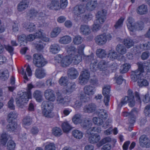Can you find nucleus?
Instances as JSON below:
<instances>
[{"instance_id":"obj_4","label":"nucleus","mask_w":150,"mask_h":150,"mask_svg":"<svg viewBox=\"0 0 150 150\" xmlns=\"http://www.w3.org/2000/svg\"><path fill=\"white\" fill-rule=\"evenodd\" d=\"M106 11L102 10L98 12L96 15V20L93 25V31H97L100 28V24L103 23L105 19Z\"/></svg>"},{"instance_id":"obj_43","label":"nucleus","mask_w":150,"mask_h":150,"mask_svg":"<svg viewBox=\"0 0 150 150\" xmlns=\"http://www.w3.org/2000/svg\"><path fill=\"white\" fill-rule=\"evenodd\" d=\"M24 27L30 32H33L36 28L35 25L33 23H29L27 24H25Z\"/></svg>"},{"instance_id":"obj_23","label":"nucleus","mask_w":150,"mask_h":150,"mask_svg":"<svg viewBox=\"0 0 150 150\" xmlns=\"http://www.w3.org/2000/svg\"><path fill=\"white\" fill-rule=\"evenodd\" d=\"M48 7L50 9L58 10L61 8L59 2L56 0H53L51 3L47 4Z\"/></svg>"},{"instance_id":"obj_16","label":"nucleus","mask_w":150,"mask_h":150,"mask_svg":"<svg viewBox=\"0 0 150 150\" xmlns=\"http://www.w3.org/2000/svg\"><path fill=\"white\" fill-rule=\"evenodd\" d=\"M80 33L83 35H88L91 33V28L87 25L83 24L81 25L79 28Z\"/></svg>"},{"instance_id":"obj_11","label":"nucleus","mask_w":150,"mask_h":150,"mask_svg":"<svg viewBox=\"0 0 150 150\" xmlns=\"http://www.w3.org/2000/svg\"><path fill=\"white\" fill-rule=\"evenodd\" d=\"M44 95L45 99L49 101L54 102L56 100L55 92L51 89L48 88L44 92Z\"/></svg>"},{"instance_id":"obj_59","label":"nucleus","mask_w":150,"mask_h":150,"mask_svg":"<svg viewBox=\"0 0 150 150\" xmlns=\"http://www.w3.org/2000/svg\"><path fill=\"white\" fill-rule=\"evenodd\" d=\"M97 62L96 61H94L92 63H91L90 65V69L93 72L96 71L98 67L96 65Z\"/></svg>"},{"instance_id":"obj_62","label":"nucleus","mask_w":150,"mask_h":150,"mask_svg":"<svg viewBox=\"0 0 150 150\" xmlns=\"http://www.w3.org/2000/svg\"><path fill=\"white\" fill-rule=\"evenodd\" d=\"M141 98L143 101L145 103H148L150 100L149 95L148 94H146L145 95H142Z\"/></svg>"},{"instance_id":"obj_63","label":"nucleus","mask_w":150,"mask_h":150,"mask_svg":"<svg viewBox=\"0 0 150 150\" xmlns=\"http://www.w3.org/2000/svg\"><path fill=\"white\" fill-rule=\"evenodd\" d=\"M5 49L10 53L11 55L12 56L13 53V48L9 45H5Z\"/></svg>"},{"instance_id":"obj_2","label":"nucleus","mask_w":150,"mask_h":150,"mask_svg":"<svg viewBox=\"0 0 150 150\" xmlns=\"http://www.w3.org/2000/svg\"><path fill=\"white\" fill-rule=\"evenodd\" d=\"M138 69L135 71L132 72L131 77L132 80L135 82L138 81V85L140 87L147 86L149 85V83L146 79H141L143 76L142 73L144 71V64L141 62L137 63Z\"/></svg>"},{"instance_id":"obj_24","label":"nucleus","mask_w":150,"mask_h":150,"mask_svg":"<svg viewBox=\"0 0 150 150\" xmlns=\"http://www.w3.org/2000/svg\"><path fill=\"white\" fill-rule=\"evenodd\" d=\"M68 74L69 78L71 79H76L79 75V73L74 68H72L68 71Z\"/></svg>"},{"instance_id":"obj_47","label":"nucleus","mask_w":150,"mask_h":150,"mask_svg":"<svg viewBox=\"0 0 150 150\" xmlns=\"http://www.w3.org/2000/svg\"><path fill=\"white\" fill-rule=\"evenodd\" d=\"M93 121L95 125L98 126L102 125L103 123V120L99 117H93Z\"/></svg>"},{"instance_id":"obj_31","label":"nucleus","mask_w":150,"mask_h":150,"mask_svg":"<svg viewBox=\"0 0 150 150\" xmlns=\"http://www.w3.org/2000/svg\"><path fill=\"white\" fill-rule=\"evenodd\" d=\"M148 12L147 6L144 4L139 6L137 8V13L140 15H143L146 14Z\"/></svg>"},{"instance_id":"obj_32","label":"nucleus","mask_w":150,"mask_h":150,"mask_svg":"<svg viewBox=\"0 0 150 150\" xmlns=\"http://www.w3.org/2000/svg\"><path fill=\"white\" fill-rule=\"evenodd\" d=\"M71 38L68 35H65L60 38L59 40V43L62 44H66L71 42Z\"/></svg>"},{"instance_id":"obj_40","label":"nucleus","mask_w":150,"mask_h":150,"mask_svg":"<svg viewBox=\"0 0 150 150\" xmlns=\"http://www.w3.org/2000/svg\"><path fill=\"white\" fill-rule=\"evenodd\" d=\"M9 76V73L8 71L5 70L4 71L1 70L0 71V77L1 79L4 80H7Z\"/></svg>"},{"instance_id":"obj_26","label":"nucleus","mask_w":150,"mask_h":150,"mask_svg":"<svg viewBox=\"0 0 150 150\" xmlns=\"http://www.w3.org/2000/svg\"><path fill=\"white\" fill-rule=\"evenodd\" d=\"M60 50V46L57 44H52L50 46L49 48L50 52L53 54L58 53Z\"/></svg>"},{"instance_id":"obj_61","label":"nucleus","mask_w":150,"mask_h":150,"mask_svg":"<svg viewBox=\"0 0 150 150\" xmlns=\"http://www.w3.org/2000/svg\"><path fill=\"white\" fill-rule=\"evenodd\" d=\"M7 140L6 135L4 134H2L1 137L0 142L1 144L4 145H5Z\"/></svg>"},{"instance_id":"obj_20","label":"nucleus","mask_w":150,"mask_h":150,"mask_svg":"<svg viewBox=\"0 0 150 150\" xmlns=\"http://www.w3.org/2000/svg\"><path fill=\"white\" fill-rule=\"evenodd\" d=\"M96 109V105L94 103H91L85 105L83 107V110L85 112L91 113L95 111Z\"/></svg>"},{"instance_id":"obj_33","label":"nucleus","mask_w":150,"mask_h":150,"mask_svg":"<svg viewBox=\"0 0 150 150\" xmlns=\"http://www.w3.org/2000/svg\"><path fill=\"white\" fill-rule=\"evenodd\" d=\"M38 14V12L34 9L32 8L29 10L27 12V16L28 18L32 20Z\"/></svg>"},{"instance_id":"obj_3","label":"nucleus","mask_w":150,"mask_h":150,"mask_svg":"<svg viewBox=\"0 0 150 150\" xmlns=\"http://www.w3.org/2000/svg\"><path fill=\"white\" fill-rule=\"evenodd\" d=\"M42 115L46 117H52L54 114L52 112L53 104L47 101L42 102L41 105Z\"/></svg>"},{"instance_id":"obj_38","label":"nucleus","mask_w":150,"mask_h":150,"mask_svg":"<svg viewBox=\"0 0 150 150\" xmlns=\"http://www.w3.org/2000/svg\"><path fill=\"white\" fill-rule=\"evenodd\" d=\"M32 122V118L30 116L24 117L22 120V124L23 126H28L30 125Z\"/></svg>"},{"instance_id":"obj_28","label":"nucleus","mask_w":150,"mask_h":150,"mask_svg":"<svg viewBox=\"0 0 150 150\" xmlns=\"http://www.w3.org/2000/svg\"><path fill=\"white\" fill-rule=\"evenodd\" d=\"M97 5L96 1H91L88 2L86 4V8L87 10L92 11L96 7Z\"/></svg>"},{"instance_id":"obj_15","label":"nucleus","mask_w":150,"mask_h":150,"mask_svg":"<svg viewBox=\"0 0 150 150\" xmlns=\"http://www.w3.org/2000/svg\"><path fill=\"white\" fill-rule=\"evenodd\" d=\"M56 101L57 103L61 104L65 106L67 105L69 102V100L68 97L65 96L63 97L59 93H58L57 94Z\"/></svg>"},{"instance_id":"obj_50","label":"nucleus","mask_w":150,"mask_h":150,"mask_svg":"<svg viewBox=\"0 0 150 150\" xmlns=\"http://www.w3.org/2000/svg\"><path fill=\"white\" fill-rule=\"evenodd\" d=\"M131 65L129 64H124L122 68L120 69V72L122 74L126 73L128 71Z\"/></svg>"},{"instance_id":"obj_56","label":"nucleus","mask_w":150,"mask_h":150,"mask_svg":"<svg viewBox=\"0 0 150 150\" xmlns=\"http://www.w3.org/2000/svg\"><path fill=\"white\" fill-rule=\"evenodd\" d=\"M107 63L105 61L102 60L100 62L98 66V67L101 70H103L107 65Z\"/></svg>"},{"instance_id":"obj_48","label":"nucleus","mask_w":150,"mask_h":150,"mask_svg":"<svg viewBox=\"0 0 150 150\" xmlns=\"http://www.w3.org/2000/svg\"><path fill=\"white\" fill-rule=\"evenodd\" d=\"M118 57V54L114 50H111L109 51L108 54V57L112 60H113L115 59H117Z\"/></svg>"},{"instance_id":"obj_51","label":"nucleus","mask_w":150,"mask_h":150,"mask_svg":"<svg viewBox=\"0 0 150 150\" xmlns=\"http://www.w3.org/2000/svg\"><path fill=\"white\" fill-rule=\"evenodd\" d=\"M60 29L59 28H54L51 32L50 36L52 38L56 37L60 33Z\"/></svg>"},{"instance_id":"obj_21","label":"nucleus","mask_w":150,"mask_h":150,"mask_svg":"<svg viewBox=\"0 0 150 150\" xmlns=\"http://www.w3.org/2000/svg\"><path fill=\"white\" fill-rule=\"evenodd\" d=\"M100 139V135L96 134H90L88 136L89 142L91 144H94L98 142Z\"/></svg>"},{"instance_id":"obj_49","label":"nucleus","mask_w":150,"mask_h":150,"mask_svg":"<svg viewBox=\"0 0 150 150\" xmlns=\"http://www.w3.org/2000/svg\"><path fill=\"white\" fill-rule=\"evenodd\" d=\"M83 41L82 38L79 35L76 36L73 39V42L75 45H78Z\"/></svg>"},{"instance_id":"obj_7","label":"nucleus","mask_w":150,"mask_h":150,"mask_svg":"<svg viewBox=\"0 0 150 150\" xmlns=\"http://www.w3.org/2000/svg\"><path fill=\"white\" fill-rule=\"evenodd\" d=\"M33 64L37 67H42L47 63V62L41 55L34 54L33 55Z\"/></svg>"},{"instance_id":"obj_5","label":"nucleus","mask_w":150,"mask_h":150,"mask_svg":"<svg viewBox=\"0 0 150 150\" xmlns=\"http://www.w3.org/2000/svg\"><path fill=\"white\" fill-rule=\"evenodd\" d=\"M127 103H129V105L131 107L134 106L135 104L134 94L131 90H128L127 91V96L122 99L120 103L118 105V106L121 108L123 105Z\"/></svg>"},{"instance_id":"obj_37","label":"nucleus","mask_w":150,"mask_h":150,"mask_svg":"<svg viewBox=\"0 0 150 150\" xmlns=\"http://www.w3.org/2000/svg\"><path fill=\"white\" fill-rule=\"evenodd\" d=\"M97 114L100 117L103 119H106L108 117L106 111L103 109L98 110L97 111Z\"/></svg>"},{"instance_id":"obj_22","label":"nucleus","mask_w":150,"mask_h":150,"mask_svg":"<svg viewBox=\"0 0 150 150\" xmlns=\"http://www.w3.org/2000/svg\"><path fill=\"white\" fill-rule=\"evenodd\" d=\"M35 75L37 78L41 79L45 77L46 74L44 69L37 68L35 71Z\"/></svg>"},{"instance_id":"obj_54","label":"nucleus","mask_w":150,"mask_h":150,"mask_svg":"<svg viewBox=\"0 0 150 150\" xmlns=\"http://www.w3.org/2000/svg\"><path fill=\"white\" fill-rule=\"evenodd\" d=\"M15 143L12 140H9L7 144V148L8 150H13L15 147Z\"/></svg>"},{"instance_id":"obj_9","label":"nucleus","mask_w":150,"mask_h":150,"mask_svg":"<svg viewBox=\"0 0 150 150\" xmlns=\"http://www.w3.org/2000/svg\"><path fill=\"white\" fill-rule=\"evenodd\" d=\"M111 36L110 34H105L97 36L95 38L96 42L99 45H103L106 42L107 40H110Z\"/></svg>"},{"instance_id":"obj_57","label":"nucleus","mask_w":150,"mask_h":150,"mask_svg":"<svg viewBox=\"0 0 150 150\" xmlns=\"http://www.w3.org/2000/svg\"><path fill=\"white\" fill-rule=\"evenodd\" d=\"M45 45L41 40H39V42L36 44L35 47L37 50H40L44 48Z\"/></svg>"},{"instance_id":"obj_30","label":"nucleus","mask_w":150,"mask_h":150,"mask_svg":"<svg viewBox=\"0 0 150 150\" xmlns=\"http://www.w3.org/2000/svg\"><path fill=\"white\" fill-rule=\"evenodd\" d=\"M62 129L64 132L68 133L71 130L72 127L69 122L65 121L62 124Z\"/></svg>"},{"instance_id":"obj_44","label":"nucleus","mask_w":150,"mask_h":150,"mask_svg":"<svg viewBox=\"0 0 150 150\" xmlns=\"http://www.w3.org/2000/svg\"><path fill=\"white\" fill-rule=\"evenodd\" d=\"M97 56L100 58H103L105 57L106 53L105 50L99 48L98 49L96 52Z\"/></svg>"},{"instance_id":"obj_27","label":"nucleus","mask_w":150,"mask_h":150,"mask_svg":"<svg viewBox=\"0 0 150 150\" xmlns=\"http://www.w3.org/2000/svg\"><path fill=\"white\" fill-rule=\"evenodd\" d=\"M28 6V2L26 0H23L21 1L18 5V10L19 11H22L27 8Z\"/></svg>"},{"instance_id":"obj_17","label":"nucleus","mask_w":150,"mask_h":150,"mask_svg":"<svg viewBox=\"0 0 150 150\" xmlns=\"http://www.w3.org/2000/svg\"><path fill=\"white\" fill-rule=\"evenodd\" d=\"M89 99L88 97L85 98L81 96L80 100L76 101L75 102L73 105L74 108L76 110L79 109L82 106L83 102H85L88 101Z\"/></svg>"},{"instance_id":"obj_12","label":"nucleus","mask_w":150,"mask_h":150,"mask_svg":"<svg viewBox=\"0 0 150 150\" xmlns=\"http://www.w3.org/2000/svg\"><path fill=\"white\" fill-rule=\"evenodd\" d=\"M85 7L83 4H79L73 8V13L74 15L77 17H81V16L85 13Z\"/></svg>"},{"instance_id":"obj_35","label":"nucleus","mask_w":150,"mask_h":150,"mask_svg":"<svg viewBox=\"0 0 150 150\" xmlns=\"http://www.w3.org/2000/svg\"><path fill=\"white\" fill-rule=\"evenodd\" d=\"M68 86L66 89V93L69 94L74 90L76 85L74 82H71L68 83Z\"/></svg>"},{"instance_id":"obj_58","label":"nucleus","mask_w":150,"mask_h":150,"mask_svg":"<svg viewBox=\"0 0 150 150\" xmlns=\"http://www.w3.org/2000/svg\"><path fill=\"white\" fill-rule=\"evenodd\" d=\"M134 31L136 30H140L142 29L143 28V23L141 22L139 23H135L134 25Z\"/></svg>"},{"instance_id":"obj_39","label":"nucleus","mask_w":150,"mask_h":150,"mask_svg":"<svg viewBox=\"0 0 150 150\" xmlns=\"http://www.w3.org/2000/svg\"><path fill=\"white\" fill-rule=\"evenodd\" d=\"M123 43L126 47L127 48H129L133 46L134 44L132 40L129 38L124 39Z\"/></svg>"},{"instance_id":"obj_36","label":"nucleus","mask_w":150,"mask_h":150,"mask_svg":"<svg viewBox=\"0 0 150 150\" xmlns=\"http://www.w3.org/2000/svg\"><path fill=\"white\" fill-rule=\"evenodd\" d=\"M33 96L36 100L38 102H40L42 100V92L39 90H36L34 93Z\"/></svg>"},{"instance_id":"obj_8","label":"nucleus","mask_w":150,"mask_h":150,"mask_svg":"<svg viewBox=\"0 0 150 150\" xmlns=\"http://www.w3.org/2000/svg\"><path fill=\"white\" fill-rule=\"evenodd\" d=\"M31 93L30 91L23 92L16 99V103L20 105L23 104L28 101L29 99L31 98Z\"/></svg>"},{"instance_id":"obj_53","label":"nucleus","mask_w":150,"mask_h":150,"mask_svg":"<svg viewBox=\"0 0 150 150\" xmlns=\"http://www.w3.org/2000/svg\"><path fill=\"white\" fill-rule=\"evenodd\" d=\"M124 18L123 17L120 18L116 22L114 25L115 29L120 28L122 25Z\"/></svg>"},{"instance_id":"obj_10","label":"nucleus","mask_w":150,"mask_h":150,"mask_svg":"<svg viewBox=\"0 0 150 150\" xmlns=\"http://www.w3.org/2000/svg\"><path fill=\"white\" fill-rule=\"evenodd\" d=\"M90 77L89 72L88 70H84L82 71L79 76V82L81 84H86Z\"/></svg>"},{"instance_id":"obj_13","label":"nucleus","mask_w":150,"mask_h":150,"mask_svg":"<svg viewBox=\"0 0 150 150\" xmlns=\"http://www.w3.org/2000/svg\"><path fill=\"white\" fill-rule=\"evenodd\" d=\"M110 92V86L109 85H105L103 89V94L104 96V102L105 105L107 106L108 105L110 100L109 94Z\"/></svg>"},{"instance_id":"obj_64","label":"nucleus","mask_w":150,"mask_h":150,"mask_svg":"<svg viewBox=\"0 0 150 150\" xmlns=\"http://www.w3.org/2000/svg\"><path fill=\"white\" fill-rule=\"evenodd\" d=\"M111 141V138L109 137H107L102 140L99 143V144L100 145V146H102L107 142H109Z\"/></svg>"},{"instance_id":"obj_19","label":"nucleus","mask_w":150,"mask_h":150,"mask_svg":"<svg viewBox=\"0 0 150 150\" xmlns=\"http://www.w3.org/2000/svg\"><path fill=\"white\" fill-rule=\"evenodd\" d=\"M96 91L95 88L90 85L86 86L84 88V93L88 96L93 95Z\"/></svg>"},{"instance_id":"obj_60","label":"nucleus","mask_w":150,"mask_h":150,"mask_svg":"<svg viewBox=\"0 0 150 150\" xmlns=\"http://www.w3.org/2000/svg\"><path fill=\"white\" fill-rule=\"evenodd\" d=\"M144 112L146 116H149L150 115V105H147L145 107Z\"/></svg>"},{"instance_id":"obj_34","label":"nucleus","mask_w":150,"mask_h":150,"mask_svg":"<svg viewBox=\"0 0 150 150\" xmlns=\"http://www.w3.org/2000/svg\"><path fill=\"white\" fill-rule=\"evenodd\" d=\"M80 124L83 128L86 129H89L91 126L92 123L91 121L85 120L83 121H82Z\"/></svg>"},{"instance_id":"obj_41","label":"nucleus","mask_w":150,"mask_h":150,"mask_svg":"<svg viewBox=\"0 0 150 150\" xmlns=\"http://www.w3.org/2000/svg\"><path fill=\"white\" fill-rule=\"evenodd\" d=\"M72 120L75 124H80L82 121L81 115L79 114H75L72 118Z\"/></svg>"},{"instance_id":"obj_18","label":"nucleus","mask_w":150,"mask_h":150,"mask_svg":"<svg viewBox=\"0 0 150 150\" xmlns=\"http://www.w3.org/2000/svg\"><path fill=\"white\" fill-rule=\"evenodd\" d=\"M6 129L10 132H16L19 130L20 126L16 122H9L6 126Z\"/></svg>"},{"instance_id":"obj_29","label":"nucleus","mask_w":150,"mask_h":150,"mask_svg":"<svg viewBox=\"0 0 150 150\" xmlns=\"http://www.w3.org/2000/svg\"><path fill=\"white\" fill-rule=\"evenodd\" d=\"M115 49L118 53L122 55L125 54L127 52V49L126 47L122 44L117 45Z\"/></svg>"},{"instance_id":"obj_52","label":"nucleus","mask_w":150,"mask_h":150,"mask_svg":"<svg viewBox=\"0 0 150 150\" xmlns=\"http://www.w3.org/2000/svg\"><path fill=\"white\" fill-rule=\"evenodd\" d=\"M59 84L63 86H66L68 84V80L66 77H62L59 80Z\"/></svg>"},{"instance_id":"obj_55","label":"nucleus","mask_w":150,"mask_h":150,"mask_svg":"<svg viewBox=\"0 0 150 150\" xmlns=\"http://www.w3.org/2000/svg\"><path fill=\"white\" fill-rule=\"evenodd\" d=\"M56 147L53 143H48L45 147V150H55Z\"/></svg>"},{"instance_id":"obj_14","label":"nucleus","mask_w":150,"mask_h":150,"mask_svg":"<svg viewBox=\"0 0 150 150\" xmlns=\"http://www.w3.org/2000/svg\"><path fill=\"white\" fill-rule=\"evenodd\" d=\"M140 145L142 147L149 148L150 146V140L145 135H142L139 139Z\"/></svg>"},{"instance_id":"obj_46","label":"nucleus","mask_w":150,"mask_h":150,"mask_svg":"<svg viewBox=\"0 0 150 150\" xmlns=\"http://www.w3.org/2000/svg\"><path fill=\"white\" fill-rule=\"evenodd\" d=\"M17 113L15 112H10L8 115V122H12L13 120L17 118Z\"/></svg>"},{"instance_id":"obj_42","label":"nucleus","mask_w":150,"mask_h":150,"mask_svg":"<svg viewBox=\"0 0 150 150\" xmlns=\"http://www.w3.org/2000/svg\"><path fill=\"white\" fill-rule=\"evenodd\" d=\"M72 135L73 136L77 139H81L83 135V133L81 131L75 129L73 131Z\"/></svg>"},{"instance_id":"obj_45","label":"nucleus","mask_w":150,"mask_h":150,"mask_svg":"<svg viewBox=\"0 0 150 150\" xmlns=\"http://www.w3.org/2000/svg\"><path fill=\"white\" fill-rule=\"evenodd\" d=\"M52 133L54 136L59 137L62 134V131L60 128L56 127L52 129Z\"/></svg>"},{"instance_id":"obj_6","label":"nucleus","mask_w":150,"mask_h":150,"mask_svg":"<svg viewBox=\"0 0 150 150\" xmlns=\"http://www.w3.org/2000/svg\"><path fill=\"white\" fill-rule=\"evenodd\" d=\"M64 58H62L61 54H58L54 57L55 60L58 63L60 62L61 66L63 67H66L70 65L73 62V58L68 54Z\"/></svg>"},{"instance_id":"obj_25","label":"nucleus","mask_w":150,"mask_h":150,"mask_svg":"<svg viewBox=\"0 0 150 150\" xmlns=\"http://www.w3.org/2000/svg\"><path fill=\"white\" fill-rule=\"evenodd\" d=\"M134 20L132 17H129L127 20V26L128 29L130 31L134 32Z\"/></svg>"},{"instance_id":"obj_1","label":"nucleus","mask_w":150,"mask_h":150,"mask_svg":"<svg viewBox=\"0 0 150 150\" xmlns=\"http://www.w3.org/2000/svg\"><path fill=\"white\" fill-rule=\"evenodd\" d=\"M85 47L84 44H82L78 46V50L73 46H67L66 47L67 54L73 57V62L75 64H78L81 61Z\"/></svg>"}]
</instances>
